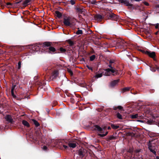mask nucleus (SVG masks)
<instances>
[{"mask_svg":"<svg viewBox=\"0 0 159 159\" xmlns=\"http://www.w3.org/2000/svg\"><path fill=\"white\" fill-rule=\"evenodd\" d=\"M21 1H22V0H20L19 2H16L14 4H13V5H14V7L16 6L15 5L16 4H19V3H20Z\"/></svg>","mask_w":159,"mask_h":159,"instance_id":"obj_52","label":"nucleus"},{"mask_svg":"<svg viewBox=\"0 0 159 159\" xmlns=\"http://www.w3.org/2000/svg\"><path fill=\"white\" fill-rule=\"evenodd\" d=\"M71 17L70 16H65L63 19V23L64 25L67 26H70L71 25L70 22Z\"/></svg>","mask_w":159,"mask_h":159,"instance_id":"obj_5","label":"nucleus"},{"mask_svg":"<svg viewBox=\"0 0 159 159\" xmlns=\"http://www.w3.org/2000/svg\"><path fill=\"white\" fill-rule=\"evenodd\" d=\"M131 93L134 94H136L137 93V92L136 91L134 92L133 90H131Z\"/></svg>","mask_w":159,"mask_h":159,"instance_id":"obj_50","label":"nucleus"},{"mask_svg":"<svg viewBox=\"0 0 159 159\" xmlns=\"http://www.w3.org/2000/svg\"><path fill=\"white\" fill-rule=\"evenodd\" d=\"M147 55H148L149 57L152 58L154 61H157L156 59V53L154 52L149 51L147 52Z\"/></svg>","mask_w":159,"mask_h":159,"instance_id":"obj_7","label":"nucleus"},{"mask_svg":"<svg viewBox=\"0 0 159 159\" xmlns=\"http://www.w3.org/2000/svg\"><path fill=\"white\" fill-rule=\"evenodd\" d=\"M144 4L147 6H148L149 5V4L147 2H143Z\"/></svg>","mask_w":159,"mask_h":159,"instance_id":"obj_53","label":"nucleus"},{"mask_svg":"<svg viewBox=\"0 0 159 159\" xmlns=\"http://www.w3.org/2000/svg\"><path fill=\"white\" fill-rule=\"evenodd\" d=\"M102 131H104V133L105 130H106V129L107 128V127L106 126H102Z\"/></svg>","mask_w":159,"mask_h":159,"instance_id":"obj_43","label":"nucleus"},{"mask_svg":"<svg viewBox=\"0 0 159 159\" xmlns=\"http://www.w3.org/2000/svg\"><path fill=\"white\" fill-rule=\"evenodd\" d=\"M94 19L96 20L99 21L101 20L103 18V17L101 15L97 14L95 15L94 16Z\"/></svg>","mask_w":159,"mask_h":159,"instance_id":"obj_14","label":"nucleus"},{"mask_svg":"<svg viewBox=\"0 0 159 159\" xmlns=\"http://www.w3.org/2000/svg\"><path fill=\"white\" fill-rule=\"evenodd\" d=\"M116 116L117 118H118L120 119H122V115L119 112L117 113L116 115Z\"/></svg>","mask_w":159,"mask_h":159,"instance_id":"obj_33","label":"nucleus"},{"mask_svg":"<svg viewBox=\"0 0 159 159\" xmlns=\"http://www.w3.org/2000/svg\"><path fill=\"white\" fill-rule=\"evenodd\" d=\"M108 133V131H106L105 134H98V135L101 137H104L105 136H106V135Z\"/></svg>","mask_w":159,"mask_h":159,"instance_id":"obj_31","label":"nucleus"},{"mask_svg":"<svg viewBox=\"0 0 159 159\" xmlns=\"http://www.w3.org/2000/svg\"><path fill=\"white\" fill-rule=\"evenodd\" d=\"M66 42L69 43V46L70 47H72L74 45V43L73 42V41H71L70 39H68L67 40Z\"/></svg>","mask_w":159,"mask_h":159,"instance_id":"obj_21","label":"nucleus"},{"mask_svg":"<svg viewBox=\"0 0 159 159\" xmlns=\"http://www.w3.org/2000/svg\"><path fill=\"white\" fill-rule=\"evenodd\" d=\"M104 73L103 72L102 73H100V74H98L96 75V77L97 78H100L102 76L103 74Z\"/></svg>","mask_w":159,"mask_h":159,"instance_id":"obj_39","label":"nucleus"},{"mask_svg":"<svg viewBox=\"0 0 159 159\" xmlns=\"http://www.w3.org/2000/svg\"><path fill=\"white\" fill-rule=\"evenodd\" d=\"M111 127L113 129H117L119 128V126L115 125L114 124H111Z\"/></svg>","mask_w":159,"mask_h":159,"instance_id":"obj_32","label":"nucleus"},{"mask_svg":"<svg viewBox=\"0 0 159 159\" xmlns=\"http://www.w3.org/2000/svg\"><path fill=\"white\" fill-rule=\"evenodd\" d=\"M108 66L111 69H112L113 68L112 66V64H110V63H109V64L108 65Z\"/></svg>","mask_w":159,"mask_h":159,"instance_id":"obj_56","label":"nucleus"},{"mask_svg":"<svg viewBox=\"0 0 159 159\" xmlns=\"http://www.w3.org/2000/svg\"><path fill=\"white\" fill-rule=\"evenodd\" d=\"M47 149V147L46 146H44L43 147V149L44 150H46Z\"/></svg>","mask_w":159,"mask_h":159,"instance_id":"obj_59","label":"nucleus"},{"mask_svg":"<svg viewBox=\"0 0 159 159\" xmlns=\"http://www.w3.org/2000/svg\"><path fill=\"white\" fill-rule=\"evenodd\" d=\"M115 62V61L114 60H110L109 61V63H110V64H112V63H114Z\"/></svg>","mask_w":159,"mask_h":159,"instance_id":"obj_54","label":"nucleus"},{"mask_svg":"<svg viewBox=\"0 0 159 159\" xmlns=\"http://www.w3.org/2000/svg\"><path fill=\"white\" fill-rule=\"evenodd\" d=\"M41 134L40 132H38V133H36V135L37 136V137L36 138H35L33 136V134L32 133H30L29 135V138L30 139H32V140L36 142H37L38 141L39 139L40 138L41 136Z\"/></svg>","mask_w":159,"mask_h":159,"instance_id":"obj_6","label":"nucleus"},{"mask_svg":"<svg viewBox=\"0 0 159 159\" xmlns=\"http://www.w3.org/2000/svg\"><path fill=\"white\" fill-rule=\"evenodd\" d=\"M39 45H40L42 47L44 48L49 47L47 49V52L49 53H60L58 49H56V48L52 46V43L50 42H45L43 43H37L36 46L39 47Z\"/></svg>","mask_w":159,"mask_h":159,"instance_id":"obj_1","label":"nucleus"},{"mask_svg":"<svg viewBox=\"0 0 159 159\" xmlns=\"http://www.w3.org/2000/svg\"><path fill=\"white\" fill-rule=\"evenodd\" d=\"M141 51L143 53H144L147 55V52H148L149 51H145L143 50H141Z\"/></svg>","mask_w":159,"mask_h":159,"instance_id":"obj_45","label":"nucleus"},{"mask_svg":"<svg viewBox=\"0 0 159 159\" xmlns=\"http://www.w3.org/2000/svg\"><path fill=\"white\" fill-rule=\"evenodd\" d=\"M119 80H114L111 83L110 86L111 87H113L116 85L119 82Z\"/></svg>","mask_w":159,"mask_h":159,"instance_id":"obj_15","label":"nucleus"},{"mask_svg":"<svg viewBox=\"0 0 159 159\" xmlns=\"http://www.w3.org/2000/svg\"><path fill=\"white\" fill-rule=\"evenodd\" d=\"M77 152L78 155L81 158H83L86 155H88V153L89 154L90 156H92L93 153L90 150L82 148L78 150Z\"/></svg>","mask_w":159,"mask_h":159,"instance_id":"obj_2","label":"nucleus"},{"mask_svg":"<svg viewBox=\"0 0 159 159\" xmlns=\"http://www.w3.org/2000/svg\"><path fill=\"white\" fill-rule=\"evenodd\" d=\"M68 143L67 142H66L64 141H62L61 142H60L59 143V145L61 146L60 147L61 148H64L65 149H67L69 148L67 146L68 145Z\"/></svg>","mask_w":159,"mask_h":159,"instance_id":"obj_10","label":"nucleus"},{"mask_svg":"<svg viewBox=\"0 0 159 159\" xmlns=\"http://www.w3.org/2000/svg\"><path fill=\"white\" fill-rule=\"evenodd\" d=\"M143 116H139V118L142 119L143 118Z\"/></svg>","mask_w":159,"mask_h":159,"instance_id":"obj_58","label":"nucleus"},{"mask_svg":"<svg viewBox=\"0 0 159 159\" xmlns=\"http://www.w3.org/2000/svg\"><path fill=\"white\" fill-rule=\"evenodd\" d=\"M146 120V122L147 123V124L149 125L154 124L155 122L154 121H153V120L151 119H147Z\"/></svg>","mask_w":159,"mask_h":159,"instance_id":"obj_22","label":"nucleus"},{"mask_svg":"<svg viewBox=\"0 0 159 159\" xmlns=\"http://www.w3.org/2000/svg\"><path fill=\"white\" fill-rule=\"evenodd\" d=\"M118 1L121 3H124L125 0H118Z\"/></svg>","mask_w":159,"mask_h":159,"instance_id":"obj_55","label":"nucleus"},{"mask_svg":"<svg viewBox=\"0 0 159 159\" xmlns=\"http://www.w3.org/2000/svg\"><path fill=\"white\" fill-rule=\"evenodd\" d=\"M77 29H78V30L77 31H76V34L78 35L82 34H83L82 31L81 30H79V28H78Z\"/></svg>","mask_w":159,"mask_h":159,"instance_id":"obj_37","label":"nucleus"},{"mask_svg":"<svg viewBox=\"0 0 159 159\" xmlns=\"http://www.w3.org/2000/svg\"><path fill=\"white\" fill-rule=\"evenodd\" d=\"M148 148L151 152H152L155 156L156 155L157 149H155V148Z\"/></svg>","mask_w":159,"mask_h":159,"instance_id":"obj_24","label":"nucleus"},{"mask_svg":"<svg viewBox=\"0 0 159 159\" xmlns=\"http://www.w3.org/2000/svg\"><path fill=\"white\" fill-rule=\"evenodd\" d=\"M21 62L20 61H19L18 62V69H20L21 68Z\"/></svg>","mask_w":159,"mask_h":159,"instance_id":"obj_44","label":"nucleus"},{"mask_svg":"<svg viewBox=\"0 0 159 159\" xmlns=\"http://www.w3.org/2000/svg\"><path fill=\"white\" fill-rule=\"evenodd\" d=\"M79 85L82 87L86 88L87 85L85 83H80L79 84Z\"/></svg>","mask_w":159,"mask_h":159,"instance_id":"obj_36","label":"nucleus"},{"mask_svg":"<svg viewBox=\"0 0 159 159\" xmlns=\"http://www.w3.org/2000/svg\"><path fill=\"white\" fill-rule=\"evenodd\" d=\"M76 11L79 14H81L84 16L85 15V9L83 8L76 7L75 8Z\"/></svg>","mask_w":159,"mask_h":159,"instance_id":"obj_9","label":"nucleus"},{"mask_svg":"<svg viewBox=\"0 0 159 159\" xmlns=\"http://www.w3.org/2000/svg\"><path fill=\"white\" fill-rule=\"evenodd\" d=\"M44 84V82H39L37 84L38 85H39V86H42L43 85V84Z\"/></svg>","mask_w":159,"mask_h":159,"instance_id":"obj_49","label":"nucleus"},{"mask_svg":"<svg viewBox=\"0 0 159 159\" xmlns=\"http://www.w3.org/2000/svg\"><path fill=\"white\" fill-rule=\"evenodd\" d=\"M155 26V28L156 29H158L159 27V24L157 23L155 25H154Z\"/></svg>","mask_w":159,"mask_h":159,"instance_id":"obj_48","label":"nucleus"},{"mask_svg":"<svg viewBox=\"0 0 159 159\" xmlns=\"http://www.w3.org/2000/svg\"><path fill=\"white\" fill-rule=\"evenodd\" d=\"M58 71L57 70H55L52 73L50 78L51 79H52V80H53L54 79H56L58 76Z\"/></svg>","mask_w":159,"mask_h":159,"instance_id":"obj_11","label":"nucleus"},{"mask_svg":"<svg viewBox=\"0 0 159 159\" xmlns=\"http://www.w3.org/2000/svg\"><path fill=\"white\" fill-rule=\"evenodd\" d=\"M31 0H25L22 3V5L26 7L29 5V3L31 2Z\"/></svg>","mask_w":159,"mask_h":159,"instance_id":"obj_20","label":"nucleus"},{"mask_svg":"<svg viewBox=\"0 0 159 159\" xmlns=\"http://www.w3.org/2000/svg\"><path fill=\"white\" fill-rule=\"evenodd\" d=\"M70 59L73 60L74 59V57L73 56H71L70 57Z\"/></svg>","mask_w":159,"mask_h":159,"instance_id":"obj_63","label":"nucleus"},{"mask_svg":"<svg viewBox=\"0 0 159 159\" xmlns=\"http://www.w3.org/2000/svg\"><path fill=\"white\" fill-rule=\"evenodd\" d=\"M130 117L131 119H134L136 118H139V115L138 114L134 115H130Z\"/></svg>","mask_w":159,"mask_h":159,"instance_id":"obj_29","label":"nucleus"},{"mask_svg":"<svg viewBox=\"0 0 159 159\" xmlns=\"http://www.w3.org/2000/svg\"><path fill=\"white\" fill-rule=\"evenodd\" d=\"M16 85L14 84L13 83L11 87V90L14 91V89H16Z\"/></svg>","mask_w":159,"mask_h":159,"instance_id":"obj_40","label":"nucleus"},{"mask_svg":"<svg viewBox=\"0 0 159 159\" xmlns=\"http://www.w3.org/2000/svg\"><path fill=\"white\" fill-rule=\"evenodd\" d=\"M113 109L114 110H116L117 109H119V110L122 111L123 110V107L120 106H119L117 107H114Z\"/></svg>","mask_w":159,"mask_h":159,"instance_id":"obj_28","label":"nucleus"},{"mask_svg":"<svg viewBox=\"0 0 159 159\" xmlns=\"http://www.w3.org/2000/svg\"><path fill=\"white\" fill-rule=\"evenodd\" d=\"M6 6L8 8H13L14 7L13 4L10 2H7L6 3Z\"/></svg>","mask_w":159,"mask_h":159,"instance_id":"obj_27","label":"nucleus"},{"mask_svg":"<svg viewBox=\"0 0 159 159\" xmlns=\"http://www.w3.org/2000/svg\"><path fill=\"white\" fill-rule=\"evenodd\" d=\"M124 4L127 6L132 7L133 6V5L132 4L130 3L127 0H125Z\"/></svg>","mask_w":159,"mask_h":159,"instance_id":"obj_30","label":"nucleus"},{"mask_svg":"<svg viewBox=\"0 0 159 159\" xmlns=\"http://www.w3.org/2000/svg\"><path fill=\"white\" fill-rule=\"evenodd\" d=\"M86 66L89 70H91L92 71H93V69L92 67L89 66L88 65H87Z\"/></svg>","mask_w":159,"mask_h":159,"instance_id":"obj_46","label":"nucleus"},{"mask_svg":"<svg viewBox=\"0 0 159 159\" xmlns=\"http://www.w3.org/2000/svg\"><path fill=\"white\" fill-rule=\"evenodd\" d=\"M14 50L17 51L16 53L17 54L19 53V52H20L22 49V47L21 46H16L15 47Z\"/></svg>","mask_w":159,"mask_h":159,"instance_id":"obj_18","label":"nucleus"},{"mask_svg":"<svg viewBox=\"0 0 159 159\" xmlns=\"http://www.w3.org/2000/svg\"><path fill=\"white\" fill-rule=\"evenodd\" d=\"M104 70L106 72L104 74L106 76H109L110 72L114 74H113L114 75H117L118 73V70L114 67L112 69L107 68L105 69Z\"/></svg>","mask_w":159,"mask_h":159,"instance_id":"obj_3","label":"nucleus"},{"mask_svg":"<svg viewBox=\"0 0 159 159\" xmlns=\"http://www.w3.org/2000/svg\"><path fill=\"white\" fill-rule=\"evenodd\" d=\"M148 148H155L156 149L157 146L154 143V141L153 140H149L148 144Z\"/></svg>","mask_w":159,"mask_h":159,"instance_id":"obj_8","label":"nucleus"},{"mask_svg":"<svg viewBox=\"0 0 159 159\" xmlns=\"http://www.w3.org/2000/svg\"><path fill=\"white\" fill-rule=\"evenodd\" d=\"M32 121H33L34 124L35 125L36 127H38L40 126L39 123L36 120L34 119H32Z\"/></svg>","mask_w":159,"mask_h":159,"instance_id":"obj_25","label":"nucleus"},{"mask_svg":"<svg viewBox=\"0 0 159 159\" xmlns=\"http://www.w3.org/2000/svg\"><path fill=\"white\" fill-rule=\"evenodd\" d=\"M5 119L8 122L12 124L14 122L11 116L10 115H7L5 117Z\"/></svg>","mask_w":159,"mask_h":159,"instance_id":"obj_13","label":"nucleus"},{"mask_svg":"<svg viewBox=\"0 0 159 159\" xmlns=\"http://www.w3.org/2000/svg\"><path fill=\"white\" fill-rule=\"evenodd\" d=\"M155 7L156 8H159V5H156L155 6Z\"/></svg>","mask_w":159,"mask_h":159,"instance_id":"obj_64","label":"nucleus"},{"mask_svg":"<svg viewBox=\"0 0 159 159\" xmlns=\"http://www.w3.org/2000/svg\"><path fill=\"white\" fill-rule=\"evenodd\" d=\"M137 121L141 123H143V121L141 120H137Z\"/></svg>","mask_w":159,"mask_h":159,"instance_id":"obj_60","label":"nucleus"},{"mask_svg":"<svg viewBox=\"0 0 159 159\" xmlns=\"http://www.w3.org/2000/svg\"><path fill=\"white\" fill-rule=\"evenodd\" d=\"M150 69L152 71L155 72L156 70L159 72V67L156 65L155 67H152L151 66H149Z\"/></svg>","mask_w":159,"mask_h":159,"instance_id":"obj_16","label":"nucleus"},{"mask_svg":"<svg viewBox=\"0 0 159 159\" xmlns=\"http://www.w3.org/2000/svg\"><path fill=\"white\" fill-rule=\"evenodd\" d=\"M70 101H71V102L73 103H74L75 102H74V99L73 98H71L70 99Z\"/></svg>","mask_w":159,"mask_h":159,"instance_id":"obj_57","label":"nucleus"},{"mask_svg":"<svg viewBox=\"0 0 159 159\" xmlns=\"http://www.w3.org/2000/svg\"><path fill=\"white\" fill-rule=\"evenodd\" d=\"M59 52L61 53H63L66 51V49L62 47L60 48L59 49H58Z\"/></svg>","mask_w":159,"mask_h":159,"instance_id":"obj_35","label":"nucleus"},{"mask_svg":"<svg viewBox=\"0 0 159 159\" xmlns=\"http://www.w3.org/2000/svg\"><path fill=\"white\" fill-rule=\"evenodd\" d=\"M11 94L12 96L15 94L14 93V91L11 90Z\"/></svg>","mask_w":159,"mask_h":159,"instance_id":"obj_62","label":"nucleus"},{"mask_svg":"<svg viewBox=\"0 0 159 159\" xmlns=\"http://www.w3.org/2000/svg\"><path fill=\"white\" fill-rule=\"evenodd\" d=\"M95 58L96 56L95 55H93L91 56L90 57L89 60L91 61H93L95 59Z\"/></svg>","mask_w":159,"mask_h":159,"instance_id":"obj_34","label":"nucleus"},{"mask_svg":"<svg viewBox=\"0 0 159 159\" xmlns=\"http://www.w3.org/2000/svg\"><path fill=\"white\" fill-rule=\"evenodd\" d=\"M115 139V138L113 136L111 135V136H109L108 137L106 138V139L107 141L109 142V141H110L111 140H112L113 139Z\"/></svg>","mask_w":159,"mask_h":159,"instance_id":"obj_23","label":"nucleus"},{"mask_svg":"<svg viewBox=\"0 0 159 159\" xmlns=\"http://www.w3.org/2000/svg\"><path fill=\"white\" fill-rule=\"evenodd\" d=\"M46 111H47V112L48 113L49 112V110L48 108H46Z\"/></svg>","mask_w":159,"mask_h":159,"instance_id":"obj_61","label":"nucleus"},{"mask_svg":"<svg viewBox=\"0 0 159 159\" xmlns=\"http://www.w3.org/2000/svg\"><path fill=\"white\" fill-rule=\"evenodd\" d=\"M55 12L57 17L58 18H60L61 17L62 14L59 11H55Z\"/></svg>","mask_w":159,"mask_h":159,"instance_id":"obj_26","label":"nucleus"},{"mask_svg":"<svg viewBox=\"0 0 159 159\" xmlns=\"http://www.w3.org/2000/svg\"><path fill=\"white\" fill-rule=\"evenodd\" d=\"M93 130L98 131L101 133H103L104 131H102V128L98 125H95L93 128Z\"/></svg>","mask_w":159,"mask_h":159,"instance_id":"obj_12","label":"nucleus"},{"mask_svg":"<svg viewBox=\"0 0 159 159\" xmlns=\"http://www.w3.org/2000/svg\"><path fill=\"white\" fill-rule=\"evenodd\" d=\"M67 71L70 73V75L72 76L73 75V72L71 69H67Z\"/></svg>","mask_w":159,"mask_h":159,"instance_id":"obj_41","label":"nucleus"},{"mask_svg":"<svg viewBox=\"0 0 159 159\" xmlns=\"http://www.w3.org/2000/svg\"><path fill=\"white\" fill-rule=\"evenodd\" d=\"M70 3L71 4V5H74L75 3V2L74 0H71L70 1Z\"/></svg>","mask_w":159,"mask_h":159,"instance_id":"obj_51","label":"nucleus"},{"mask_svg":"<svg viewBox=\"0 0 159 159\" xmlns=\"http://www.w3.org/2000/svg\"><path fill=\"white\" fill-rule=\"evenodd\" d=\"M128 152L131 153H132L133 152V150L132 148H130L129 149Z\"/></svg>","mask_w":159,"mask_h":159,"instance_id":"obj_47","label":"nucleus"},{"mask_svg":"<svg viewBox=\"0 0 159 159\" xmlns=\"http://www.w3.org/2000/svg\"><path fill=\"white\" fill-rule=\"evenodd\" d=\"M90 2L93 4H95L96 2L95 0H90Z\"/></svg>","mask_w":159,"mask_h":159,"instance_id":"obj_42","label":"nucleus"},{"mask_svg":"<svg viewBox=\"0 0 159 159\" xmlns=\"http://www.w3.org/2000/svg\"><path fill=\"white\" fill-rule=\"evenodd\" d=\"M22 123L24 126H26L27 127L29 128L30 126L29 122L25 120H23L22 121Z\"/></svg>","mask_w":159,"mask_h":159,"instance_id":"obj_19","label":"nucleus"},{"mask_svg":"<svg viewBox=\"0 0 159 159\" xmlns=\"http://www.w3.org/2000/svg\"><path fill=\"white\" fill-rule=\"evenodd\" d=\"M105 16L107 19L116 21L117 20V16L112 13L107 12L106 13Z\"/></svg>","mask_w":159,"mask_h":159,"instance_id":"obj_4","label":"nucleus"},{"mask_svg":"<svg viewBox=\"0 0 159 159\" xmlns=\"http://www.w3.org/2000/svg\"><path fill=\"white\" fill-rule=\"evenodd\" d=\"M68 145L70 148H74L76 147V145L75 143H72L70 142H68Z\"/></svg>","mask_w":159,"mask_h":159,"instance_id":"obj_17","label":"nucleus"},{"mask_svg":"<svg viewBox=\"0 0 159 159\" xmlns=\"http://www.w3.org/2000/svg\"><path fill=\"white\" fill-rule=\"evenodd\" d=\"M130 89V88L129 87H125L124 88L122 89V91L123 92H125L126 91H129Z\"/></svg>","mask_w":159,"mask_h":159,"instance_id":"obj_38","label":"nucleus"}]
</instances>
